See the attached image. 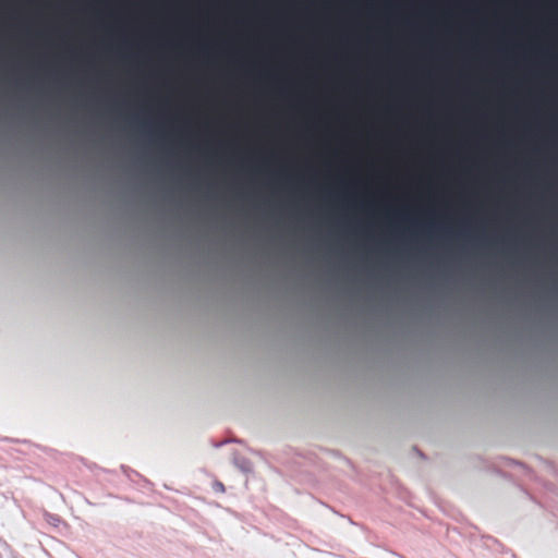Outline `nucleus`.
Segmentation results:
<instances>
[{
  "instance_id": "nucleus-1",
  "label": "nucleus",
  "mask_w": 558,
  "mask_h": 558,
  "mask_svg": "<svg viewBox=\"0 0 558 558\" xmlns=\"http://www.w3.org/2000/svg\"><path fill=\"white\" fill-rule=\"evenodd\" d=\"M217 487H218V489H220L221 492H223V490H225V487H223V485H222L221 483H218V484H217Z\"/></svg>"
}]
</instances>
